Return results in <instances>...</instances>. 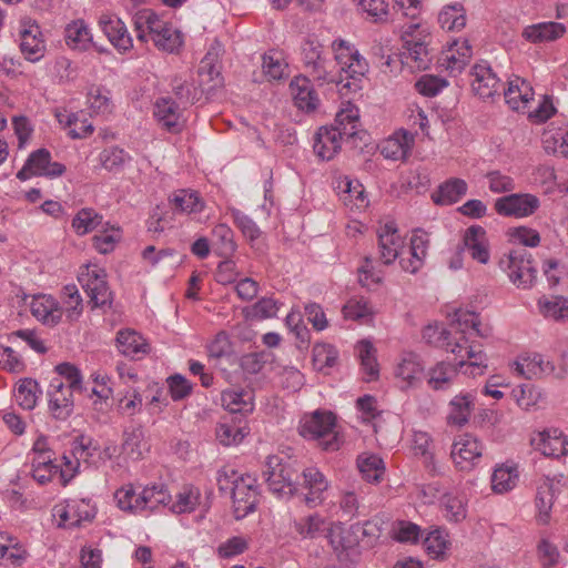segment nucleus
<instances>
[{
  "mask_svg": "<svg viewBox=\"0 0 568 568\" xmlns=\"http://www.w3.org/2000/svg\"><path fill=\"white\" fill-rule=\"evenodd\" d=\"M455 332L443 344V347L459 359L480 356L481 345L470 342L473 335L487 338L491 335L489 326H483L479 315L475 312L457 310L455 313Z\"/></svg>",
  "mask_w": 568,
  "mask_h": 568,
  "instance_id": "1",
  "label": "nucleus"
},
{
  "mask_svg": "<svg viewBox=\"0 0 568 568\" xmlns=\"http://www.w3.org/2000/svg\"><path fill=\"white\" fill-rule=\"evenodd\" d=\"M331 48L337 68V71H334L336 74L334 82L339 85V92L342 94L357 92L361 90L362 79L368 72V62L355 44L344 39L334 40Z\"/></svg>",
  "mask_w": 568,
  "mask_h": 568,
  "instance_id": "2",
  "label": "nucleus"
},
{
  "mask_svg": "<svg viewBox=\"0 0 568 568\" xmlns=\"http://www.w3.org/2000/svg\"><path fill=\"white\" fill-rule=\"evenodd\" d=\"M216 480L220 490L232 494L234 514L237 519L255 510L257 486L252 476L239 474L233 468L224 467L219 470Z\"/></svg>",
  "mask_w": 568,
  "mask_h": 568,
  "instance_id": "3",
  "label": "nucleus"
},
{
  "mask_svg": "<svg viewBox=\"0 0 568 568\" xmlns=\"http://www.w3.org/2000/svg\"><path fill=\"white\" fill-rule=\"evenodd\" d=\"M334 427L335 416L332 413L316 410L301 419L298 432L306 439L318 440L324 450L334 452L339 448Z\"/></svg>",
  "mask_w": 568,
  "mask_h": 568,
  "instance_id": "4",
  "label": "nucleus"
},
{
  "mask_svg": "<svg viewBox=\"0 0 568 568\" xmlns=\"http://www.w3.org/2000/svg\"><path fill=\"white\" fill-rule=\"evenodd\" d=\"M79 282L85 291L92 308L111 307L113 292L109 286L105 268L98 264H88L80 272Z\"/></svg>",
  "mask_w": 568,
  "mask_h": 568,
  "instance_id": "5",
  "label": "nucleus"
},
{
  "mask_svg": "<svg viewBox=\"0 0 568 568\" xmlns=\"http://www.w3.org/2000/svg\"><path fill=\"white\" fill-rule=\"evenodd\" d=\"M97 507L89 498H69L54 505L52 516L61 528H77L95 517Z\"/></svg>",
  "mask_w": 568,
  "mask_h": 568,
  "instance_id": "6",
  "label": "nucleus"
},
{
  "mask_svg": "<svg viewBox=\"0 0 568 568\" xmlns=\"http://www.w3.org/2000/svg\"><path fill=\"white\" fill-rule=\"evenodd\" d=\"M268 489L280 498H290L297 491V473L278 456H270L263 471Z\"/></svg>",
  "mask_w": 568,
  "mask_h": 568,
  "instance_id": "7",
  "label": "nucleus"
},
{
  "mask_svg": "<svg viewBox=\"0 0 568 568\" xmlns=\"http://www.w3.org/2000/svg\"><path fill=\"white\" fill-rule=\"evenodd\" d=\"M305 71L320 84L336 80L331 60L324 54L323 45L315 39H307L301 48Z\"/></svg>",
  "mask_w": 568,
  "mask_h": 568,
  "instance_id": "8",
  "label": "nucleus"
},
{
  "mask_svg": "<svg viewBox=\"0 0 568 568\" xmlns=\"http://www.w3.org/2000/svg\"><path fill=\"white\" fill-rule=\"evenodd\" d=\"M499 266L517 287L527 288L532 285L536 268L532 265L530 253L525 247L511 250L500 260Z\"/></svg>",
  "mask_w": 568,
  "mask_h": 568,
  "instance_id": "9",
  "label": "nucleus"
},
{
  "mask_svg": "<svg viewBox=\"0 0 568 568\" xmlns=\"http://www.w3.org/2000/svg\"><path fill=\"white\" fill-rule=\"evenodd\" d=\"M18 37L20 52L27 61L37 63L44 58L47 44L41 28L36 20L31 18L21 19Z\"/></svg>",
  "mask_w": 568,
  "mask_h": 568,
  "instance_id": "10",
  "label": "nucleus"
},
{
  "mask_svg": "<svg viewBox=\"0 0 568 568\" xmlns=\"http://www.w3.org/2000/svg\"><path fill=\"white\" fill-rule=\"evenodd\" d=\"M483 453V443L476 436L465 433L455 437L450 457L458 470L471 471L479 465Z\"/></svg>",
  "mask_w": 568,
  "mask_h": 568,
  "instance_id": "11",
  "label": "nucleus"
},
{
  "mask_svg": "<svg viewBox=\"0 0 568 568\" xmlns=\"http://www.w3.org/2000/svg\"><path fill=\"white\" fill-rule=\"evenodd\" d=\"M394 378L402 390L419 387L425 377V367L420 357L413 352L399 355L394 366Z\"/></svg>",
  "mask_w": 568,
  "mask_h": 568,
  "instance_id": "12",
  "label": "nucleus"
},
{
  "mask_svg": "<svg viewBox=\"0 0 568 568\" xmlns=\"http://www.w3.org/2000/svg\"><path fill=\"white\" fill-rule=\"evenodd\" d=\"M91 450H97L93 440L88 436H78L71 446V456L63 455V464L59 465V476L63 485L68 484L77 474L80 460L97 465Z\"/></svg>",
  "mask_w": 568,
  "mask_h": 568,
  "instance_id": "13",
  "label": "nucleus"
},
{
  "mask_svg": "<svg viewBox=\"0 0 568 568\" xmlns=\"http://www.w3.org/2000/svg\"><path fill=\"white\" fill-rule=\"evenodd\" d=\"M65 172V166L59 162L51 161V153L47 149H39L32 152L17 178L26 181L31 176L59 178Z\"/></svg>",
  "mask_w": 568,
  "mask_h": 568,
  "instance_id": "14",
  "label": "nucleus"
},
{
  "mask_svg": "<svg viewBox=\"0 0 568 568\" xmlns=\"http://www.w3.org/2000/svg\"><path fill=\"white\" fill-rule=\"evenodd\" d=\"M540 206L539 199L530 193H513L495 201V210L501 216L524 219L532 215Z\"/></svg>",
  "mask_w": 568,
  "mask_h": 568,
  "instance_id": "15",
  "label": "nucleus"
},
{
  "mask_svg": "<svg viewBox=\"0 0 568 568\" xmlns=\"http://www.w3.org/2000/svg\"><path fill=\"white\" fill-rule=\"evenodd\" d=\"M377 236L379 260L385 265L393 264L403 254L405 239L399 234L393 221L379 225Z\"/></svg>",
  "mask_w": 568,
  "mask_h": 568,
  "instance_id": "16",
  "label": "nucleus"
},
{
  "mask_svg": "<svg viewBox=\"0 0 568 568\" xmlns=\"http://www.w3.org/2000/svg\"><path fill=\"white\" fill-rule=\"evenodd\" d=\"M427 37V29L419 22H410L402 30L404 47L418 68H426L429 62Z\"/></svg>",
  "mask_w": 568,
  "mask_h": 568,
  "instance_id": "17",
  "label": "nucleus"
},
{
  "mask_svg": "<svg viewBox=\"0 0 568 568\" xmlns=\"http://www.w3.org/2000/svg\"><path fill=\"white\" fill-rule=\"evenodd\" d=\"M75 390L65 386L61 378H52L48 387L49 412L59 420H65L73 412Z\"/></svg>",
  "mask_w": 568,
  "mask_h": 568,
  "instance_id": "18",
  "label": "nucleus"
},
{
  "mask_svg": "<svg viewBox=\"0 0 568 568\" xmlns=\"http://www.w3.org/2000/svg\"><path fill=\"white\" fill-rule=\"evenodd\" d=\"M473 55L471 47L467 39H455L448 42L438 59L439 65L450 74L460 73L468 64Z\"/></svg>",
  "mask_w": 568,
  "mask_h": 568,
  "instance_id": "19",
  "label": "nucleus"
},
{
  "mask_svg": "<svg viewBox=\"0 0 568 568\" xmlns=\"http://www.w3.org/2000/svg\"><path fill=\"white\" fill-rule=\"evenodd\" d=\"M304 503L310 508L321 506L325 500V493L329 488V481L317 467H307L302 471Z\"/></svg>",
  "mask_w": 568,
  "mask_h": 568,
  "instance_id": "20",
  "label": "nucleus"
},
{
  "mask_svg": "<svg viewBox=\"0 0 568 568\" xmlns=\"http://www.w3.org/2000/svg\"><path fill=\"white\" fill-rule=\"evenodd\" d=\"M470 75L471 89L480 99L493 98L501 88L499 78L485 61L476 63L471 69Z\"/></svg>",
  "mask_w": 568,
  "mask_h": 568,
  "instance_id": "21",
  "label": "nucleus"
},
{
  "mask_svg": "<svg viewBox=\"0 0 568 568\" xmlns=\"http://www.w3.org/2000/svg\"><path fill=\"white\" fill-rule=\"evenodd\" d=\"M536 450L548 457L559 458L568 454V439L558 428H549L537 433L531 438Z\"/></svg>",
  "mask_w": 568,
  "mask_h": 568,
  "instance_id": "22",
  "label": "nucleus"
},
{
  "mask_svg": "<svg viewBox=\"0 0 568 568\" xmlns=\"http://www.w3.org/2000/svg\"><path fill=\"white\" fill-rule=\"evenodd\" d=\"M99 26L112 45L121 53L132 49L133 40L125 23L113 14H102Z\"/></svg>",
  "mask_w": 568,
  "mask_h": 568,
  "instance_id": "23",
  "label": "nucleus"
},
{
  "mask_svg": "<svg viewBox=\"0 0 568 568\" xmlns=\"http://www.w3.org/2000/svg\"><path fill=\"white\" fill-rule=\"evenodd\" d=\"M414 142V134L402 129L382 141L378 148L385 159L404 161L410 154Z\"/></svg>",
  "mask_w": 568,
  "mask_h": 568,
  "instance_id": "24",
  "label": "nucleus"
},
{
  "mask_svg": "<svg viewBox=\"0 0 568 568\" xmlns=\"http://www.w3.org/2000/svg\"><path fill=\"white\" fill-rule=\"evenodd\" d=\"M154 118L171 133L181 132L184 126L183 111L172 98H161L154 103Z\"/></svg>",
  "mask_w": 568,
  "mask_h": 568,
  "instance_id": "25",
  "label": "nucleus"
},
{
  "mask_svg": "<svg viewBox=\"0 0 568 568\" xmlns=\"http://www.w3.org/2000/svg\"><path fill=\"white\" fill-rule=\"evenodd\" d=\"M504 97L511 110L526 112L534 101V90L527 80L516 75L509 79L508 87L504 90Z\"/></svg>",
  "mask_w": 568,
  "mask_h": 568,
  "instance_id": "26",
  "label": "nucleus"
},
{
  "mask_svg": "<svg viewBox=\"0 0 568 568\" xmlns=\"http://www.w3.org/2000/svg\"><path fill=\"white\" fill-rule=\"evenodd\" d=\"M345 139L337 129L333 126H321L314 135V153L323 161L332 160L342 148Z\"/></svg>",
  "mask_w": 568,
  "mask_h": 568,
  "instance_id": "27",
  "label": "nucleus"
},
{
  "mask_svg": "<svg viewBox=\"0 0 568 568\" xmlns=\"http://www.w3.org/2000/svg\"><path fill=\"white\" fill-rule=\"evenodd\" d=\"M515 371L528 379L551 375L561 377V374H556L555 365L546 356L537 353L520 357L515 363Z\"/></svg>",
  "mask_w": 568,
  "mask_h": 568,
  "instance_id": "28",
  "label": "nucleus"
},
{
  "mask_svg": "<svg viewBox=\"0 0 568 568\" xmlns=\"http://www.w3.org/2000/svg\"><path fill=\"white\" fill-rule=\"evenodd\" d=\"M464 248L470 257L480 263L487 264L490 260V250L487 233L484 227L473 225L465 231L463 237Z\"/></svg>",
  "mask_w": 568,
  "mask_h": 568,
  "instance_id": "29",
  "label": "nucleus"
},
{
  "mask_svg": "<svg viewBox=\"0 0 568 568\" xmlns=\"http://www.w3.org/2000/svg\"><path fill=\"white\" fill-rule=\"evenodd\" d=\"M169 204L176 214L196 215L204 211L205 201L193 189H179L169 196Z\"/></svg>",
  "mask_w": 568,
  "mask_h": 568,
  "instance_id": "30",
  "label": "nucleus"
},
{
  "mask_svg": "<svg viewBox=\"0 0 568 568\" xmlns=\"http://www.w3.org/2000/svg\"><path fill=\"white\" fill-rule=\"evenodd\" d=\"M31 314L47 326L57 325L63 315L59 302L51 295L40 294L33 296L30 303Z\"/></svg>",
  "mask_w": 568,
  "mask_h": 568,
  "instance_id": "31",
  "label": "nucleus"
},
{
  "mask_svg": "<svg viewBox=\"0 0 568 568\" xmlns=\"http://www.w3.org/2000/svg\"><path fill=\"white\" fill-rule=\"evenodd\" d=\"M428 235L423 231H415L410 237L408 257H400L402 268L410 274L417 273L424 265L428 251Z\"/></svg>",
  "mask_w": 568,
  "mask_h": 568,
  "instance_id": "32",
  "label": "nucleus"
},
{
  "mask_svg": "<svg viewBox=\"0 0 568 568\" xmlns=\"http://www.w3.org/2000/svg\"><path fill=\"white\" fill-rule=\"evenodd\" d=\"M475 408V395L469 392H462L455 395L448 403L446 423L449 426L463 427L470 418Z\"/></svg>",
  "mask_w": 568,
  "mask_h": 568,
  "instance_id": "33",
  "label": "nucleus"
},
{
  "mask_svg": "<svg viewBox=\"0 0 568 568\" xmlns=\"http://www.w3.org/2000/svg\"><path fill=\"white\" fill-rule=\"evenodd\" d=\"M290 91L295 106L300 110L311 112L317 108L318 95L306 75L295 77L290 83Z\"/></svg>",
  "mask_w": 568,
  "mask_h": 568,
  "instance_id": "34",
  "label": "nucleus"
},
{
  "mask_svg": "<svg viewBox=\"0 0 568 568\" xmlns=\"http://www.w3.org/2000/svg\"><path fill=\"white\" fill-rule=\"evenodd\" d=\"M65 44L74 51L85 52L93 45V36L83 19H75L64 28Z\"/></svg>",
  "mask_w": 568,
  "mask_h": 568,
  "instance_id": "35",
  "label": "nucleus"
},
{
  "mask_svg": "<svg viewBox=\"0 0 568 568\" xmlns=\"http://www.w3.org/2000/svg\"><path fill=\"white\" fill-rule=\"evenodd\" d=\"M336 189L345 205L356 210L367 206L365 190L359 181L344 176L337 181Z\"/></svg>",
  "mask_w": 568,
  "mask_h": 568,
  "instance_id": "36",
  "label": "nucleus"
},
{
  "mask_svg": "<svg viewBox=\"0 0 568 568\" xmlns=\"http://www.w3.org/2000/svg\"><path fill=\"white\" fill-rule=\"evenodd\" d=\"M55 116L59 124L68 130L71 139H84L94 131L92 123L87 118H81L79 113L63 110L57 112Z\"/></svg>",
  "mask_w": 568,
  "mask_h": 568,
  "instance_id": "37",
  "label": "nucleus"
},
{
  "mask_svg": "<svg viewBox=\"0 0 568 568\" xmlns=\"http://www.w3.org/2000/svg\"><path fill=\"white\" fill-rule=\"evenodd\" d=\"M565 32L566 28L562 23L549 21L526 27L523 30V37L531 43H538L557 40Z\"/></svg>",
  "mask_w": 568,
  "mask_h": 568,
  "instance_id": "38",
  "label": "nucleus"
},
{
  "mask_svg": "<svg viewBox=\"0 0 568 568\" xmlns=\"http://www.w3.org/2000/svg\"><path fill=\"white\" fill-rule=\"evenodd\" d=\"M457 375L458 367L456 364L438 362L429 368L427 384L434 390H446L453 385Z\"/></svg>",
  "mask_w": 568,
  "mask_h": 568,
  "instance_id": "39",
  "label": "nucleus"
},
{
  "mask_svg": "<svg viewBox=\"0 0 568 568\" xmlns=\"http://www.w3.org/2000/svg\"><path fill=\"white\" fill-rule=\"evenodd\" d=\"M123 237L122 229L109 221L92 237V245L100 254L113 252Z\"/></svg>",
  "mask_w": 568,
  "mask_h": 568,
  "instance_id": "40",
  "label": "nucleus"
},
{
  "mask_svg": "<svg viewBox=\"0 0 568 568\" xmlns=\"http://www.w3.org/2000/svg\"><path fill=\"white\" fill-rule=\"evenodd\" d=\"M134 27L140 41H146L148 36L154 38L156 33L168 23L161 19L153 10L142 9L133 18Z\"/></svg>",
  "mask_w": 568,
  "mask_h": 568,
  "instance_id": "41",
  "label": "nucleus"
},
{
  "mask_svg": "<svg viewBox=\"0 0 568 568\" xmlns=\"http://www.w3.org/2000/svg\"><path fill=\"white\" fill-rule=\"evenodd\" d=\"M27 550L17 537L0 531V560L6 564L19 566L27 558Z\"/></svg>",
  "mask_w": 568,
  "mask_h": 568,
  "instance_id": "42",
  "label": "nucleus"
},
{
  "mask_svg": "<svg viewBox=\"0 0 568 568\" xmlns=\"http://www.w3.org/2000/svg\"><path fill=\"white\" fill-rule=\"evenodd\" d=\"M356 465L364 480L372 484H378L385 474V464L383 459L371 453L358 455Z\"/></svg>",
  "mask_w": 568,
  "mask_h": 568,
  "instance_id": "43",
  "label": "nucleus"
},
{
  "mask_svg": "<svg viewBox=\"0 0 568 568\" xmlns=\"http://www.w3.org/2000/svg\"><path fill=\"white\" fill-rule=\"evenodd\" d=\"M519 473L515 465H497L491 474V489L496 494H505L514 489L518 483Z\"/></svg>",
  "mask_w": 568,
  "mask_h": 568,
  "instance_id": "44",
  "label": "nucleus"
},
{
  "mask_svg": "<svg viewBox=\"0 0 568 568\" xmlns=\"http://www.w3.org/2000/svg\"><path fill=\"white\" fill-rule=\"evenodd\" d=\"M440 509L447 521L460 523L467 516V500L458 493H446L440 498Z\"/></svg>",
  "mask_w": 568,
  "mask_h": 568,
  "instance_id": "45",
  "label": "nucleus"
},
{
  "mask_svg": "<svg viewBox=\"0 0 568 568\" xmlns=\"http://www.w3.org/2000/svg\"><path fill=\"white\" fill-rule=\"evenodd\" d=\"M87 104L93 114L103 118L109 116L114 110L111 92L106 88L100 85H92L89 89L87 94Z\"/></svg>",
  "mask_w": 568,
  "mask_h": 568,
  "instance_id": "46",
  "label": "nucleus"
},
{
  "mask_svg": "<svg viewBox=\"0 0 568 568\" xmlns=\"http://www.w3.org/2000/svg\"><path fill=\"white\" fill-rule=\"evenodd\" d=\"M332 126L337 129L347 139L355 136L359 128V111L357 106L349 102L344 103L336 113L335 124Z\"/></svg>",
  "mask_w": 568,
  "mask_h": 568,
  "instance_id": "47",
  "label": "nucleus"
},
{
  "mask_svg": "<svg viewBox=\"0 0 568 568\" xmlns=\"http://www.w3.org/2000/svg\"><path fill=\"white\" fill-rule=\"evenodd\" d=\"M537 306L545 318L568 322V297L560 295L544 296L538 300Z\"/></svg>",
  "mask_w": 568,
  "mask_h": 568,
  "instance_id": "48",
  "label": "nucleus"
},
{
  "mask_svg": "<svg viewBox=\"0 0 568 568\" xmlns=\"http://www.w3.org/2000/svg\"><path fill=\"white\" fill-rule=\"evenodd\" d=\"M149 450L144 432L141 427L125 430L122 443V454L132 460H139Z\"/></svg>",
  "mask_w": 568,
  "mask_h": 568,
  "instance_id": "49",
  "label": "nucleus"
},
{
  "mask_svg": "<svg viewBox=\"0 0 568 568\" xmlns=\"http://www.w3.org/2000/svg\"><path fill=\"white\" fill-rule=\"evenodd\" d=\"M292 527L302 539H315L326 530V520L320 514H311L294 519Z\"/></svg>",
  "mask_w": 568,
  "mask_h": 568,
  "instance_id": "50",
  "label": "nucleus"
},
{
  "mask_svg": "<svg viewBox=\"0 0 568 568\" xmlns=\"http://www.w3.org/2000/svg\"><path fill=\"white\" fill-rule=\"evenodd\" d=\"M140 513L154 511L160 506H168L172 501L169 490L164 486H146L141 488Z\"/></svg>",
  "mask_w": 568,
  "mask_h": 568,
  "instance_id": "51",
  "label": "nucleus"
},
{
  "mask_svg": "<svg viewBox=\"0 0 568 568\" xmlns=\"http://www.w3.org/2000/svg\"><path fill=\"white\" fill-rule=\"evenodd\" d=\"M357 357L366 382L374 381L379 375L376 349L368 341H361L356 345Z\"/></svg>",
  "mask_w": 568,
  "mask_h": 568,
  "instance_id": "52",
  "label": "nucleus"
},
{
  "mask_svg": "<svg viewBox=\"0 0 568 568\" xmlns=\"http://www.w3.org/2000/svg\"><path fill=\"white\" fill-rule=\"evenodd\" d=\"M103 216L92 207H83L72 219L71 226L77 235H87L103 225Z\"/></svg>",
  "mask_w": 568,
  "mask_h": 568,
  "instance_id": "53",
  "label": "nucleus"
},
{
  "mask_svg": "<svg viewBox=\"0 0 568 568\" xmlns=\"http://www.w3.org/2000/svg\"><path fill=\"white\" fill-rule=\"evenodd\" d=\"M119 351L130 357L148 353L149 345L142 335L132 329H123L116 336Z\"/></svg>",
  "mask_w": 568,
  "mask_h": 568,
  "instance_id": "54",
  "label": "nucleus"
},
{
  "mask_svg": "<svg viewBox=\"0 0 568 568\" xmlns=\"http://www.w3.org/2000/svg\"><path fill=\"white\" fill-rule=\"evenodd\" d=\"M221 403L231 413H250L253 410L252 393L243 389L222 392Z\"/></svg>",
  "mask_w": 568,
  "mask_h": 568,
  "instance_id": "55",
  "label": "nucleus"
},
{
  "mask_svg": "<svg viewBox=\"0 0 568 568\" xmlns=\"http://www.w3.org/2000/svg\"><path fill=\"white\" fill-rule=\"evenodd\" d=\"M467 192V183L463 179H449L433 194L437 204H453L458 202Z\"/></svg>",
  "mask_w": 568,
  "mask_h": 568,
  "instance_id": "56",
  "label": "nucleus"
},
{
  "mask_svg": "<svg viewBox=\"0 0 568 568\" xmlns=\"http://www.w3.org/2000/svg\"><path fill=\"white\" fill-rule=\"evenodd\" d=\"M40 394L39 384L32 378L19 381L14 389L17 404L26 410H32L36 407Z\"/></svg>",
  "mask_w": 568,
  "mask_h": 568,
  "instance_id": "57",
  "label": "nucleus"
},
{
  "mask_svg": "<svg viewBox=\"0 0 568 568\" xmlns=\"http://www.w3.org/2000/svg\"><path fill=\"white\" fill-rule=\"evenodd\" d=\"M201 505V491L194 486H184L171 501L170 509L175 514L194 511Z\"/></svg>",
  "mask_w": 568,
  "mask_h": 568,
  "instance_id": "58",
  "label": "nucleus"
},
{
  "mask_svg": "<svg viewBox=\"0 0 568 568\" xmlns=\"http://www.w3.org/2000/svg\"><path fill=\"white\" fill-rule=\"evenodd\" d=\"M554 500V484L549 479H546L538 487L536 495L537 519L540 524L546 525L549 523Z\"/></svg>",
  "mask_w": 568,
  "mask_h": 568,
  "instance_id": "59",
  "label": "nucleus"
},
{
  "mask_svg": "<svg viewBox=\"0 0 568 568\" xmlns=\"http://www.w3.org/2000/svg\"><path fill=\"white\" fill-rule=\"evenodd\" d=\"M438 22L447 31H458L466 26V12L463 4L456 2L445 6L439 14Z\"/></svg>",
  "mask_w": 568,
  "mask_h": 568,
  "instance_id": "60",
  "label": "nucleus"
},
{
  "mask_svg": "<svg viewBox=\"0 0 568 568\" xmlns=\"http://www.w3.org/2000/svg\"><path fill=\"white\" fill-rule=\"evenodd\" d=\"M62 311L70 322L78 321L83 312V300L74 284L65 285L61 293Z\"/></svg>",
  "mask_w": 568,
  "mask_h": 568,
  "instance_id": "61",
  "label": "nucleus"
},
{
  "mask_svg": "<svg viewBox=\"0 0 568 568\" xmlns=\"http://www.w3.org/2000/svg\"><path fill=\"white\" fill-rule=\"evenodd\" d=\"M328 541L336 552L352 549L357 544V537L354 528H346L342 525H335L328 530Z\"/></svg>",
  "mask_w": 568,
  "mask_h": 568,
  "instance_id": "62",
  "label": "nucleus"
},
{
  "mask_svg": "<svg viewBox=\"0 0 568 568\" xmlns=\"http://www.w3.org/2000/svg\"><path fill=\"white\" fill-rule=\"evenodd\" d=\"M59 465L57 458L49 457H32L31 460V476L41 485H44L53 479L58 475Z\"/></svg>",
  "mask_w": 568,
  "mask_h": 568,
  "instance_id": "63",
  "label": "nucleus"
},
{
  "mask_svg": "<svg viewBox=\"0 0 568 568\" xmlns=\"http://www.w3.org/2000/svg\"><path fill=\"white\" fill-rule=\"evenodd\" d=\"M130 161V154L118 146L106 148L99 154L101 166L109 172H120Z\"/></svg>",
  "mask_w": 568,
  "mask_h": 568,
  "instance_id": "64",
  "label": "nucleus"
}]
</instances>
